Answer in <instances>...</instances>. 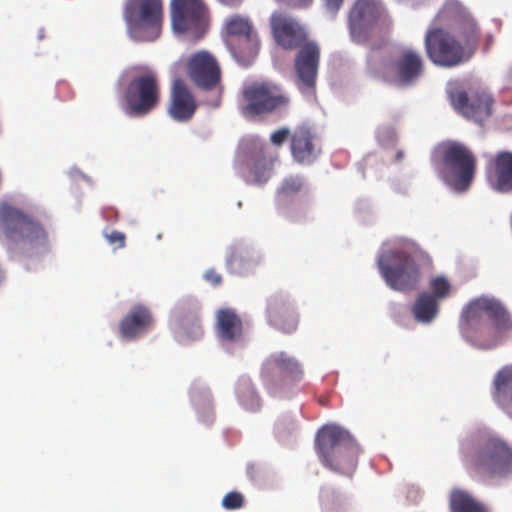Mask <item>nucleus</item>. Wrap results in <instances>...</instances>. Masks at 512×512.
<instances>
[{"label": "nucleus", "mask_w": 512, "mask_h": 512, "mask_svg": "<svg viewBox=\"0 0 512 512\" xmlns=\"http://www.w3.org/2000/svg\"><path fill=\"white\" fill-rule=\"evenodd\" d=\"M395 73L401 83H409L417 78L421 73L422 66H395Z\"/></svg>", "instance_id": "obj_38"}, {"label": "nucleus", "mask_w": 512, "mask_h": 512, "mask_svg": "<svg viewBox=\"0 0 512 512\" xmlns=\"http://www.w3.org/2000/svg\"><path fill=\"white\" fill-rule=\"evenodd\" d=\"M386 18L380 0H357L349 14V29L352 39L364 41L369 31Z\"/></svg>", "instance_id": "obj_13"}, {"label": "nucleus", "mask_w": 512, "mask_h": 512, "mask_svg": "<svg viewBox=\"0 0 512 512\" xmlns=\"http://www.w3.org/2000/svg\"><path fill=\"white\" fill-rule=\"evenodd\" d=\"M304 370L299 361L284 351L269 355L262 364L260 377L270 394L303 379Z\"/></svg>", "instance_id": "obj_10"}, {"label": "nucleus", "mask_w": 512, "mask_h": 512, "mask_svg": "<svg viewBox=\"0 0 512 512\" xmlns=\"http://www.w3.org/2000/svg\"><path fill=\"white\" fill-rule=\"evenodd\" d=\"M106 239L110 244H116L118 248H123L125 246V234L119 231H111L109 234L105 235Z\"/></svg>", "instance_id": "obj_41"}, {"label": "nucleus", "mask_w": 512, "mask_h": 512, "mask_svg": "<svg viewBox=\"0 0 512 512\" xmlns=\"http://www.w3.org/2000/svg\"><path fill=\"white\" fill-rule=\"evenodd\" d=\"M397 64H422V56L417 49L404 47L400 50V61Z\"/></svg>", "instance_id": "obj_40"}, {"label": "nucleus", "mask_w": 512, "mask_h": 512, "mask_svg": "<svg viewBox=\"0 0 512 512\" xmlns=\"http://www.w3.org/2000/svg\"><path fill=\"white\" fill-rule=\"evenodd\" d=\"M266 318L270 326L283 333H292L298 327V313L287 295L276 293L266 302Z\"/></svg>", "instance_id": "obj_15"}, {"label": "nucleus", "mask_w": 512, "mask_h": 512, "mask_svg": "<svg viewBox=\"0 0 512 512\" xmlns=\"http://www.w3.org/2000/svg\"><path fill=\"white\" fill-rule=\"evenodd\" d=\"M299 48L295 64H318L320 49L315 41L306 40Z\"/></svg>", "instance_id": "obj_33"}, {"label": "nucleus", "mask_w": 512, "mask_h": 512, "mask_svg": "<svg viewBox=\"0 0 512 512\" xmlns=\"http://www.w3.org/2000/svg\"><path fill=\"white\" fill-rule=\"evenodd\" d=\"M451 102L453 107L468 119L481 122L492 114V97L485 93H476L468 97L463 91L451 93Z\"/></svg>", "instance_id": "obj_18"}, {"label": "nucleus", "mask_w": 512, "mask_h": 512, "mask_svg": "<svg viewBox=\"0 0 512 512\" xmlns=\"http://www.w3.org/2000/svg\"><path fill=\"white\" fill-rule=\"evenodd\" d=\"M244 505V496L237 491L227 493L222 499V506L227 510H236Z\"/></svg>", "instance_id": "obj_39"}, {"label": "nucleus", "mask_w": 512, "mask_h": 512, "mask_svg": "<svg viewBox=\"0 0 512 512\" xmlns=\"http://www.w3.org/2000/svg\"><path fill=\"white\" fill-rule=\"evenodd\" d=\"M315 450L325 468L352 477L360 447L347 430L334 424L324 425L317 432Z\"/></svg>", "instance_id": "obj_2"}, {"label": "nucleus", "mask_w": 512, "mask_h": 512, "mask_svg": "<svg viewBox=\"0 0 512 512\" xmlns=\"http://www.w3.org/2000/svg\"><path fill=\"white\" fill-rule=\"evenodd\" d=\"M265 150L260 148L246 163L247 181L250 183H265L270 178L274 160Z\"/></svg>", "instance_id": "obj_26"}, {"label": "nucleus", "mask_w": 512, "mask_h": 512, "mask_svg": "<svg viewBox=\"0 0 512 512\" xmlns=\"http://www.w3.org/2000/svg\"><path fill=\"white\" fill-rule=\"evenodd\" d=\"M230 53L231 60L238 64H250L257 58L260 49V40L257 35L246 37L236 42L233 48H226Z\"/></svg>", "instance_id": "obj_29"}, {"label": "nucleus", "mask_w": 512, "mask_h": 512, "mask_svg": "<svg viewBox=\"0 0 512 512\" xmlns=\"http://www.w3.org/2000/svg\"><path fill=\"white\" fill-rule=\"evenodd\" d=\"M123 16L131 39L139 42L154 41L162 29V0H127Z\"/></svg>", "instance_id": "obj_7"}, {"label": "nucleus", "mask_w": 512, "mask_h": 512, "mask_svg": "<svg viewBox=\"0 0 512 512\" xmlns=\"http://www.w3.org/2000/svg\"><path fill=\"white\" fill-rule=\"evenodd\" d=\"M465 466L482 481L504 478L512 474V447L500 438L490 437L466 456Z\"/></svg>", "instance_id": "obj_5"}, {"label": "nucleus", "mask_w": 512, "mask_h": 512, "mask_svg": "<svg viewBox=\"0 0 512 512\" xmlns=\"http://www.w3.org/2000/svg\"><path fill=\"white\" fill-rule=\"evenodd\" d=\"M429 254L419 246L384 252L378 259V267L387 285L400 292L415 290L421 280V268L430 266Z\"/></svg>", "instance_id": "obj_3"}, {"label": "nucleus", "mask_w": 512, "mask_h": 512, "mask_svg": "<svg viewBox=\"0 0 512 512\" xmlns=\"http://www.w3.org/2000/svg\"><path fill=\"white\" fill-rule=\"evenodd\" d=\"M291 152L294 159L301 164H311L320 153L311 130L300 126L291 135Z\"/></svg>", "instance_id": "obj_20"}, {"label": "nucleus", "mask_w": 512, "mask_h": 512, "mask_svg": "<svg viewBox=\"0 0 512 512\" xmlns=\"http://www.w3.org/2000/svg\"><path fill=\"white\" fill-rule=\"evenodd\" d=\"M305 187L304 178L301 176H289L282 182L278 190L279 197L287 198L300 193Z\"/></svg>", "instance_id": "obj_35"}, {"label": "nucleus", "mask_w": 512, "mask_h": 512, "mask_svg": "<svg viewBox=\"0 0 512 512\" xmlns=\"http://www.w3.org/2000/svg\"><path fill=\"white\" fill-rule=\"evenodd\" d=\"M321 499L324 501V502H329L330 501V498L332 496V490L325 487V488H322L321 489Z\"/></svg>", "instance_id": "obj_45"}, {"label": "nucleus", "mask_w": 512, "mask_h": 512, "mask_svg": "<svg viewBox=\"0 0 512 512\" xmlns=\"http://www.w3.org/2000/svg\"><path fill=\"white\" fill-rule=\"evenodd\" d=\"M433 160L454 191L461 193L469 189L476 175L477 157L468 146L458 141L442 142L435 149Z\"/></svg>", "instance_id": "obj_4"}, {"label": "nucleus", "mask_w": 512, "mask_h": 512, "mask_svg": "<svg viewBox=\"0 0 512 512\" xmlns=\"http://www.w3.org/2000/svg\"><path fill=\"white\" fill-rule=\"evenodd\" d=\"M457 38L474 55L479 43L480 27L470 12L454 27Z\"/></svg>", "instance_id": "obj_28"}, {"label": "nucleus", "mask_w": 512, "mask_h": 512, "mask_svg": "<svg viewBox=\"0 0 512 512\" xmlns=\"http://www.w3.org/2000/svg\"><path fill=\"white\" fill-rule=\"evenodd\" d=\"M326 10L334 17L343 4L344 0H323Z\"/></svg>", "instance_id": "obj_43"}, {"label": "nucleus", "mask_w": 512, "mask_h": 512, "mask_svg": "<svg viewBox=\"0 0 512 512\" xmlns=\"http://www.w3.org/2000/svg\"><path fill=\"white\" fill-rule=\"evenodd\" d=\"M257 35L247 16L234 14L224 20L222 36L226 48H233L236 42Z\"/></svg>", "instance_id": "obj_22"}, {"label": "nucleus", "mask_w": 512, "mask_h": 512, "mask_svg": "<svg viewBox=\"0 0 512 512\" xmlns=\"http://www.w3.org/2000/svg\"><path fill=\"white\" fill-rule=\"evenodd\" d=\"M486 315L495 328L496 338L491 345L498 344V338L512 330V319L505 307L493 298L480 297L469 303L462 313L461 326L465 333H473L481 337L487 333L489 327L483 322L482 317Z\"/></svg>", "instance_id": "obj_6"}, {"label": "nucleus", "mask_w": 512, "mask_h": 512, "mask_svg": "<svg viewBox=\"0 0 512 512\" xmlns=\"http://www.w3.org/2000/svg\"><path fill=\"white\" fill-rule=\"evenodd\" d=\"M494 401L512 418V366L501 369L494 379Z\"/></svg>", "instance_id": "obj_23"}, {"label": "nucleus", "mask_w": 512, "mask_h": 512, "mask_svg": "<svg viewBox=\"0 0 512 512\" xmlns=\"http://www.w3.org/2000/svg\"><path fill=\"white\" fill-rule=\"evenodd\" d=\"M248 262V250L244 248H233L226 260L228 269L233 273H241Z\"/></svg>", "instance_id": "obj_34"}, {"label": "nucleus", "mask_w": 512, "mask_h": 512, "mask_svg": "<svg viewBox=\"0 0 512 512\" xmlns=\"http://www.w3.org/2000/svg\"><path fill=\"white\" fill-rule=\"evenodd\" d=\"M289 98L281 89L268 82H253L245 84L241 90L239 110L248 119H255L272 113L287 105Z\"/></svg>", "instance_id": "obj_9"}, {"label": "nucleus", "mask_w": 512, "mask_h": 512, "mask_svg": "<svg viewBox=\"0 0 512 512\" xmlns=\"http://www.w3.org/2000/svg\"><path fill=\"white\" fill-rule=\"evenodd\" d=\"M171 23L176 34L198 40L208 27L207 10L202 0H171Z\"/></svg>", "instance_id": "obj_11"}, {"label": "nucleus", "mask_w": 512, "mask_h": 512, "mask_svg": "<svg viewBox=\"0 0 512 512\" xmlns=\"http://www.w3.org/2000/svg\"><path fill=\"white\" fill-rule=\"evenodd\" d=\"M411 311L416 321L429 323L438 313V302L431 294L423 292L417 296Z\"/></svg>", "instance_id": "obj_30"}, {"label": "nucleus", "mask_w": 512, "mask_h": 512, "mask_svg": "<svg viewBox=\"0 0 512 512\" xmlns=\"http://www.w3.org/2000/svg\"><path fill=\"white\" fill-rule=\"evenodd\" d=\"M218 1L220 3H222L223 5L230 6V7H236L242 2V0H218Z\"/></svg>", "instance_id": "obj_46"}, {"label": "nucleus", "mask_w": 512, "mask_h": 512, "mask_svg": "<svg viewBox=\"0 0 512 512\" xmlns=\"http://www.w3.org/2000/svg\"><path fill=\"white\" fill-rule=\"evenodd\" d=\"M486 178L490 187L499 193L512 192V152L499 151L486 165Z\"/></svg>", "instance_id": "obj_17"}, {"label": "nucleus", "mask_w": 512, "mask_h": 512, "mask_svg": "<svg viewBox=\"0 0 512 512\" xmlns=\"http://www.w3.org/2000/svg\"><path fill=\"white\" fill-rule=\"evenodd\" d=\"M289 134L290 131L288 129L282 128L272 133L270 140L273 144L280 146L284 143Z\"/></svg>", "instance_id": "obj_42"}, {"label": "nucleus", "mask_w": 512, "mask_h": 512, "mask_svg": "<svg viewBox=\"0 0 512 512\" xmlns=\"http://www.w3.org/2000/svg\"><path fill=\"white\" fill-rule=\"evenodd\" d=\"M218 337L226 342H239L243 338V321L232 308H221L216 312Z\"/></svg>", "instance_id": "obj_21"}, {"label": "nucleus", "mask_w": 512, "mask_h": 512, "mask_svg": "<svg viewBox=\"0 0 512 512\" xmlns=\"http://www.w3.org/2000/svg\"><path fill=\"white\" fill-rule=\"evenodd\" d=\"M430 288L432 290V296L436 300L443 299L448 296L450 292V284L446 278L442 276L435 277L430 282Z\"/></svg>", "instance_id": "obj_37"}, {"label": "nucleus", "mask_w": 512, "mask_h": 512, "mask_svg": "<svg viewBox=\"0 0 512 512\" xmlns=\"http://www.w3.org/2000/svg\"><path fill=\"white\" fill-rule=\"evenodd\" d=\"M43 37H44V30H43V29H40V30L38 31V39H39V40H41V39H43Z\"/></svg>", "instance_id": "obj_47"}, {"label": "nucleus", "mask_w": 512, "mask_h": 512, "mask_svg": "<svg viewBox=\"0 0 512 512\" xmlns=\"http://www.w3.org/2000/svg\"><path fill=\"white\" fill-rule=\"evenodd\" d=\"M451 512H487L485 505L464 490H453L449 497Z\"/></svg>", "instance_id": "obj_31"}, {"label": "nucleus", "mask_w": 512, "mask_h": 512, "mask_svg": "<svg viewBox=\"0 0 512 512\" xmlns=\"http://www.w3.org/2000/svg\"><path fill=\"white\" fill-rule=\"evenodd\" d=\"M311 0H301V2L298 4L299 6H306Z\"/></svg>", "instance_id": "obj_48"}, {"label": "nucleus", "mask_w": 512, "mask_h": 512, "mask_svg": "<svg viewBox=\"0 0 512 512\" xmlns=\"http://www.w3.org/2000/svg\"><path fill=\"white\" fill-rule=\"evenodd\" d=\"M0 232L11 252L29 254L48 245V233L34 216L7 202L0 203Z\"/></svg>", "instance_id": "obj_1"}, {"label": "nucleus", "mask_w": 512, "mask_h": 512, "mask_svg": "<svg viewBox=\"0 0 512 512\" xmlns=\"http://www.w3.org/2000/svg\"><path fill=\"white\" fill-rule=\"evenodd\" d=\"M270 27L275 43L284 49L298 48L308 39L306 26L282 11L272 13Z\"/></svg>", "instance_id": "obj_14"}, {"label": "nucleus", "mask_w": 512, "mask_h": 512, "mask_svg": "<svg viewBox=\"0 0 512 512\" xmlns=\"http://www.w3.org/2000/svg\"><path fill=\"white\" fill-rule=\"evenodd\" d=\"M177 337L179 341H194L203 336V328L196 308L183 310L177 320Z\"/></svg>", "instance_id": "obj_24"}, {"label": "nucleus", "mask_w": 512, "mask_h": 512, "mask_svg": "<svg viewBox=\"0 0 512 512\" xmlns=\"http://www.w3.org/2000/svg\"><path fill=\"white\" fill-rule=\"evenodd\" d=\"M205 279L210 282L213 286H217L221 283L222 277L214 269H210L205 273Z\"/></svg>", "instance_id": "obj_44"}, {"label": "nucleus", "mask_w": 512, "mask_h": 512, "mask_svg": "<svg viewBox=\"0 0 512 512\" xmlns=\"http://www.w3.org/2000/svg\"><path fill=\"white\" fill-rule=\"evenodd\" d=\"M186 74L191 82L199 89L210 91L220 88V66H187Z\"/></svg>", "instance_id": "obj_25"}, {"label": "nucleus", "mask_w": 512, "mask_h": 512, "mask_svg": "<svg viewBox=\"0 0 512 512\" xmlns=\"http://www.w3.org/2000/svg\"><path fill=\"white\" fill-rule=\"evenodd\" d=\"M197 102L186 82L178 76L172 80L167 112L177 122L191 120L197 110Z\"/></svg>", "instance_id": "obj_16"}, {"label": "nucleus", "mask_w": 512, "mask_h": 512, "mask_svg": "<svg viewBox=\"0 0 512 512\" xmlns=\"http://www.w3.org/2000/svg\"><path fill=\"white\" fill-rule=\"evenodd\" d=\"M125 100L127 112L132 116H144L155 109L160 101V88L155 74L134 77L128 84Z\"/></svg>", "instance_id": "obj_12"}, {"label": "nucleus", "mask_w": 512, "mask_h": 512, "mask_svg": "<svg viewBox=\"0 0 512 512\" xmlns=\"http://www.w3.org/2000/svg\"><path fill=\"white\" fill-rule=\"evenodd\" d=\"M424 47L433 64H461L473 57L455 34L435 24L426 29Z\"/></svg>", "instance_id": "obj_8"}, {"label": "nucleus", "mask_w": 512, "mask_h": 512, "mask_svg": "<svg viewBox=\"0 0 512 512\" xmlns=\"http://www.w3.org/2000/svg\"><path fill=\"white\" fill-rule=\"evenodd\" d=\"M154 319L150 310L143 305L132 307L119 323L122 338L132 340L152 329Z\"/></svg>", "instance_id": "obj_19"}, {"label": "nucleus", "mask_w": 512, "mask_h": 512, "mask_svg": "<svg viewBox=\"0 0 512 512\" xmlns=\"http://www.w3.org/2000/svg\"><path fill=\"white\" fill-rule=\"evenodd\" d=\"M468 10L458 0H447L429 24L454 28L467 14Z\"/></svg>", "instance_id": "obj_27"}, {"label": "nucleus", "mask_w": 512, "mask_h": 512, "mask_svg": "<svg viewBox=\"0 0 512 512\" xmlns=\"http://www.w3.org/2000/svg\"><path fill=\"white\" fill-rule=\"evenodd\" d=\"M176 64H218V59L208 50H198L181 56Z\"/></svg>", "instance_id": "obj_36"}, {"label": "nucleus", "mask_w": 512, "mask_h": 512, "mask_svg": "<svg viewBox=\"0 0 512 512\" xmlns=\"http://www.w3.org/2000/svg\"><path fill=\"white\" fill-rule=\"evenodd\" d=\"M295 84L301 93L309 98H316V82L318 66H295Z\"/></svg>", "instance_id": "obj_32"}]
</instances>
